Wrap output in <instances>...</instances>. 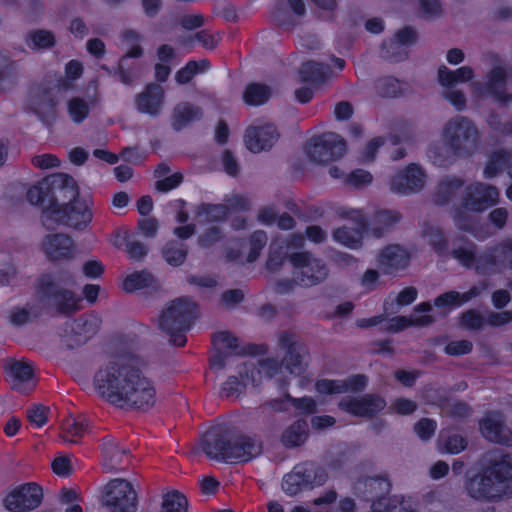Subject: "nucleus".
Here are the masks:
<instances>
[{"label": "nucleus", "instance_id": "obj_3", "mask_svg": "<svg viewBox=\"0 0 512 512\" xmlns=\"http://www.w3.org/2000/svg\"><path fill=\"white\" fill-rule=\"evenodd\" d=\"M201 448L210 458L227 463L247 462L261 452V445L253 439L215 426L204 434Z\"/></svg>", "mask_w": 512, "mask_h": 512}, {"label": "nucleus", "instance_id": "obj_8", "mask_svg": "<svg viewBox=\"0 0 512 512\" xmlns=\"http://www.w3.org/2000/svg\"><path fill=\"white\" fill-rule=\"evenodd\" d=\"M290 262L294 265V281L303 287H312L324 282L329 269L326 263L313 257L308 252L294 253L290 256Z\"/></svg>", "mask_w": 512, "mask_h": 512}, {"label": "nucleus", "instance_id": "obj_36", "mask_svg": "<svg viewBox=\"0 0 512 512\" xmlns=\"http://www.w3.org/2000/svg\"><path fill=\"white\" fill-rule=\"evenodd\" d=\"M474 77L473 69L469 66H463L452 71L446 66L438 69V81L444 87H452L459 82H467Z\"/></svg>", "mask_w": 512, "mask_h": 512}, {"label": "nucleus", "instance_id": "obj_13", "mask_svg": "<svg viewBox=\"0 0 512 512\" xmlns=\"http://www.w3.org/2000/svg\"><path fill=\"white\" fill-rule=\"evenodd\" d=\"M103 504L110 512H136L137 493L129 481L114 479L107 485Z\"/></svg>", "mask_w": 512, "mask_h": 512}, {"label": "nucleus", "instance_id": "obj_51", "mask_svg": "<svg viewBox=\"0 0 512 512\" xmlns=\"http://www.w3.org/2000/svg\"><path fill=\"white\" fill-rule=\"evenodd\" d=\"M428 156L436 166H446L451 162L453 156H457L452 152L445 142L444 144L433 143L429 146Z\"/></svg>", "mask_w": 512, "mask_h": 512}, {"label": "nucleus", "instance_id": "obj_58", "mask_svg": "<svg viewBox=\"0 0 512 512\" xmlns=\"http://www.w3.org/2000/svg\"><path fill=\"white\" fill-rule=\"evenodd\" d=\"M470 213L472 212L466 209L461 203L459 207L454 209L453 220L460 230L472 231L475 227V221Z\"/></svg>", "mask_w": 512, "mask_h": 512}, {"label": "nucleus", "instance_id": "obj_42", "mask_svg": "<svg viewBox=\"0 0 512 512\" xmlns=\"http://www.w3.org/2000/svg\"><path fill=\"white\" fill-rule=\"evenodd\" d=\"M26 44L32 50H44L54 47L56 39L54 34L45 29L31 30L26 34Z\"/></svg>", "mask_w": 512, "mask_h": 512}, {"label": "nucleus", "instance_id": "obj_59", "mask_svg": "<svg viewBox=\"0 0 512 512\" xmlns=\"http://www.w3.org/2000/svg\"><path fill=\"white\" fill-rule=\"evenodd\" d=\"M85 430L86 427L83 423L75 420H69L63 427V434L61 435V438L69 443H78L77 439L84 435Z\"/></svg>", "mask_w": 512, "mask_h": 512}, {"label": "nucleus", "instance_id": "obj_4", "mask_svg": "<svg viewBox=\"0 0 512 512\" xmlns=\"http://www.w3.org/2000/svg\"><path fill=\"white\" fill-rule=\"evenodd\" d=\"M197 318V304L189 297L172 300L158 317L159 329L166 333L171 345L182 347L187 339L185 333Z\"/></svg>", "mask_w": 512, "mask_h": 512}, {"label": "nucleus", "instance_id": "obj_64", "mask_svg": "<svg viewBox=\"0 0 512 512\" xmlns=\"http://www.w3.org/2000/svg\"><path fill=\"white\" fill-rule=\"evenodd\" d=\"M490 128L503 136H512V120L502 121L497 114H491L488 119Z\"/></svg>", "mask_w": 512, "mask_h": 512}, {"label": "nucleus", "instance_id": "obj_48", "mask_svg": "<svg viewBox=\"0 0 512 512\" xmlns=\"http://www.w3.org/2000/svg\"><path fill=\"white\" fill-rule=\"evenodd\" d=\"M462 304L460 293L457 291L445 292L434 299V306L438 309V314L441 317H446L451 310Z\"/></svg>", "mask_w": 512, "mask_h": 512}, {"label": "nucleus", "instance_id": "obj_63", "mask_svg": "<svg viewBox=\"0 0 512 512\" xmlns=\"http://www.w3.org/2000/svg\"><path fill=\"white\" fill-rule=\"evenodd\" d=\"M428 242L439 255L448 253V243L440 230L432 229L428 233Z\"/></svg>", "mask_w": 512, "mask_h": 512}, {"label": "nucleus", "instance_id": "obj_43", "mask_svg": "<svg viewBox=\"0 0 512 512\" xmlns=\"http://www.w3.org/2000/svg\"><path fill=\"white\" fill-rule=\"evenodd\" d=\"M270 97V87L261 83L249 84L243 93L245 103L252 106L262 105L266 103Z\"/></svg>", "mask_w": 512, "mask_h": 512}, {"label": "nucleus", "instance_id": "obj_23", "mask_svg": "<svg viewBox=\"0 0 512 512\" xmlns=\"http://www.w3.org/2000/svg\"><path fill=\"white\" fill-rule=\"evenodd\" d=\"M279 133L272 124L249 126L244 135L247 149L253 153L269 150L279 139Z\"/></svg>", "mask_w": 512, "mask_h": 512}, {"label": "nucleus", "instance_id": "obj_24", "mask_svg": "<svg viewBox=\"0 0 512 512\" xmlns=\"http://www.w3.org/2000/svg\"><path fill=\"white\" fill-rule=\"evenodd\" d=\"M164 100V89L159 84L150 83L135 96L134 102L138 112L157 117L162 111Z\"/></svg>", "mask_w": 512, "mask_h": 512}, {"label": "nucleus", "instance_id": "obj_25", "mask_svg": "<svg viewBox=\"0 0 512 512\" xmlns=\"http://www.w3.org/2000/svg\"><path fill=\"white\" fill-rule=\"evenodd\" d=\"M101 452L103 463L107 469H122L129 463L130 451L122 446L113 436L108 435L102 439Z\"/></svg>", "mask_w": 512, "mask_h": 512}, {"label": "nucleus", "instance_id": "obj_29", "mask_svg": "<svg viewBox=\"0 0 512 512\" xmlns=\"http://www.w3.org/2000/svg\"><path fill=\"white\" fill-rule=\"evenodd\" d=\"M367 227L366 219L363 216H359L356 227H340L334 231L333 237L335 241L349 248L357 249L362 245V233Z\"/></svg>", "mask_w": 512, "mask_h": 512}, {"label": "nucleus", "instance_id": "obj_45", "mask_svg": "<svg viewBox=\"0 0 512 512\" xmlns=\"http://www.w3.org/2000/svg\"><path fill=\"white\" fill-rule=\"evenodd\" d=\"M66 217L64 205L48 203L42 211L41 222L47 229H54L58 224H66Z\"/></svg>", "mask_w": 512, "mask_h": 512}, {"label": "nucleus", "instance_id": "obj_16", "mask_svg": "<svg viewBox=\"0 0 512 512\" xmlns=\"http://www.w3.org/2000/svg\"><path fill=\"white\" fill-rule=\"evenodd\" d=\"M56 107L57 101L51 88L38 86L31 90L28 108L48 127L56 120Z\"/></svg>", "mask_w": 512, "mask_h": 512}, {"label": "nucleus", "instance_id": "obj_7", "mask_svg": "<svg viewBox=\"0 0 512 512\" xmlns=\"http://www.w3.org/2000/svg\"><path fill=\"white\" fill-rule=\"evenodd\" d=\"M38 295L40 301L51 304L60 314L70 315L79 309V298L72 291L61 288L50 274L39 278Z\"/></svg>", "mask_w": 512, "mask_h": 512}, {"label": "nucleus", "instance_id": "obj_1", "mask_svg": "<svg viewBox=\"0 0 512 512\" xmlns=\"http://www.w3.org/2000/svg\"><path fill=\"white\" fill-rule=\"evenodd\" d=\"M93 387L101 398L119 408L145 410L155 403L152 382L129 355H116L101 365L94 374Z\"/></svg>", "mask_w": 512, "mask_h": 512}, {"label": "nucleus", "instance_id": "obj_15", "mask_svg": "<svg viewBox=\"0 0 512 512\" xmlns=\"http://www.w3.org/2000/svg\"><path fill=\"white\" fill-rule=\"evenodd\" d=\"M100 319L95 315H82L72 321L69 330L61 337V345L66 349H74L85 344L100 327Z\"/></svg>", "mask_w": 512, "mask_h": 512}, {"label": "nucleus", "instance_id": "obj_56", "mask_svg": "<svg viewBox=\"0 0 512 512\" xmlns=\"http://www.w3.org/2000/svg\"><path fill=\"white\" fill-rule=\"evenodd\" d=\"M381 57L393 62H399L407 58V52L403 49L401 44L391 39L382 44Z\"/></svg>", "mask_w": 512, "mask_h": 512}, {"label": "nucleus", "instance_id": "obj_11", "mask_svg": "<svg viewBox=\"0 0 512 512\" xmlns=\"http://www.w3.org/2000/svg\"><path fill=\"white\" fill-rule=\"evenodd\" d=\"M501 269L512 270V236L504 237L479 254L478 273L490 275Z\"/></svg>", "mask_w": 512, "mask_h": 512}, {"label": "nucleus", "instance_id": "obj_9", "mask_svg": "<svg viewBox=\"0 0 512 512\" xmlns=\"http://www.w3.org/2000/svg\"><path fill=\"white\" fill-rule=\"evenodd\" d=\"M278 346L283 351V366L295 375H301L307 365L309 359V351L307 346L299 339V337L290 331H282L278 336Z\"/></svg>", "mask_w": 512, "mask_h": 512}, {"label": "nucleus", "instance_id": "obj_54", "mask_svg": "<svg viewBox=\"0 0 512 512\" xmlns=\"http://www.w3.org/2000/svg\"><path fill=\"white\" fill-rule=\"evenodd\" d=\"M287 252L281 245L272 243L269 248V255L266 261L268 271L277 272L285 262Z\"/></svg>", "mask_w": 512, "mask_h": 512}, {"label": "nucleus", "instance_id": "obj_2", "mask_svg": "<svg viewBox=\"0 0 512 512\" xmlns=\"http://www.w3.org/2000/svg\"><path fill=\"white\" fill-rule=\"evenodd\" d=\"M476 501L498 503L512 498V453L494 449L482 458V467L465 483Z\"/></svg>", "mask_w": 512, "mask_h": 512}, {"label": "nucleus", "instance_id": "obj_12", "mask_svg": "<svg viewBox=\"0 0 512 512\" xmlns=\"http://www.w3.org/2000/svg\"><path fill=\"white\" fill-rule=\"evenodd\" d=\"M499 201V188L480 181L467 185L461 196V204L476 214L487 211L489 208L497 205Z\"/></svg>", "mask_w": 512, "mask_h": 512}, {"label": "nucleus", "instance_id": "obj_50", "mask_svg": "<svg viewBox=\"0 0 512 512\" xmlns=\"http://www.w3.org/2000/svg\"><path fill=\"white\" fill-rule=\"evenodd\" d=\"M376 93L381 97H397L403 92L402 84L394 77H382L375 82Z\"/></svg>", "mask_w": 512, "mask_h": 512}, {"label": "nucleus", "instance_id": "obj_5", "mask_svg": "<svg viewBox=\"0 0 512 512\" xmlns=\"http://www.w3.org/2000/svg\"><path fill=\"white\" fill-rule=\"evenodd\" d=\"M444 142L457 156H469L477 148L480 133L475 123L468 117L456 115L443 127Z\"/></svg>", "mask_w": 512, "mask_h": 512}, {"label": "nucleus", "instance_id": "obj_47", "mask_svg": "<svg viewBox=\"0 0 512 512\" xmlns=\"http://www.w3.org/2000/svg\"><path fill=\"white\" fill-rule=\"evenodd\" d=\"M155 279L148 271L134 272L123 281L122 287L126 292H134L152 286Z\"/></svg>", "mask_w": 512, "mask_h": 512}, {"label": "nucleus", "instance_id": "obj_10", "mask_svg": "<svg viewBox=\"0 0 512 512\" xmlns=\"http://www.w3.org/2000/svg\"><path fill=\"white\" fill-rule=\"evenodd\" d=\"M311 161L324 164L340 159L346 152L345 140L335 133L313 137L305 146Z\"/></svg>", "mask_w": 512, "mask_h": 512}, {"label": "nucleus", "instance_id": "obj_38", "mask_svg": "<svg viewBox=\"0 0 512 512\" xmlns=\"http://www.w3.org/2000/svg\"><path fill=\"white\" fill-rule=\"evenodd\" d=\"M402 219L401 214L395 210L378 211L373 220L372 232L375 237H381L392 226Z\"/></svg>", "mask_w": 512, "mask_h": 512}, {"label": "nucleus", "instance_id": "obj_27", "mask_svg": "<svg viewBox=\"0 0 512 512\" xmlns=\"http://www.w3.org/2000/svg\"><path fill=\"white\" fill-rule=\"evenodd\" d=\"M42 247L51 260L72 259L74 257V242L67 234L47 235L43 240Z\"/></svg>", "mask_w": 512, "mask_h": 512}, {"label": "nucleus", "instance_id": "obj_35", "mask_svg": "<svg viewBox=\"0 0 512 512\" xmlns=\"http://www.w3.org/2000/svg\"><path fill=\"white\" fill-rule=\"evenodd\" d=\"M142 54L143 50L141 46L136 45L119 60L114 75H118L123 84L132 85L138 78V75L134 72L133 66L128 64V60L129 58H138L142 56Z\"/></svg>", "mask_w": 512, "mask_h": 512}, {"label": "nucleus", "instance_id": "obj_32", "mask_svg": "<svg viewBox=\"0 0 512 512\" xmlns=\"http://www.w3.org/2000/svg\"><path fill=\"white\" fill-rule=\"evenodd\" d=\"M203 116L202 108L189 102L177 104L173 110L172 127L180 131L189 123L201 119Z\"/></svg>", "mask_w": 512, "mask_h": 512}, {"label": "nucleus", "instance_id": "obj_49", "mask_svg": "<svg viewBox=\"0 0 512 512\" xmlns=\"http://www.w3.org/2000/svg\"><path fill=\"white\" fill-rule=\"evenodd\" d=\"M439 444L442 449L450 454H458L467 447V440L457 433L441 432Z\"/></svg>", "mask_w": 512, "mask_h": 512}, {"label": "nucleus", "instance_id": "obj_53", "mask_svg": "<svg viewBox=\"0 0 512 512\" xmlns=\"http://www.w3.org/2000/svg\"><path fill=\"white\" fill-rule=\"evenodd\" d=\"M68 113L75 123H81L87 118L90 104L80 97H73L67 103Z\"/></svg>", "mask_w": 512, "mask_h": 512}, {"label": "nucleus", "instance_id": "obj_28", "mask_svg": "<svg viewBox=\"0 0 512 512\" xmlns=\"http://www.w3.org/2000/svg\"><path fill=\"white\" fill-rule=\"evenodd\" d=\"M409 264V254L399 245H390L382 250L378 265L384 274L392 275L405 269Z\"/></svg>", "mask_w": 512, "mask_h": 512}, {"label": "nucleus", "instance_id": "obj_40", "mask_svg": "<svg viewBox=\"0 0 512 512\" xmlns=\"http://www.w3.org/2000/svg\"><path fill=\"white\" fill-rule=\"evenodd\" d=\"M229 209L224 204H201L197 211L196 217L200 223L219 222L227 218Z\"/></svg>", "mask_w": 512, "mask_h": 512}, {"label": "nucleus", "instance_id": "obj_41", "mask_svg": "<svg viewBox=\"0 0 512 512\" xmlns=\"http://www.w3.org/2000/svg\"><path fill=\"white\" fill-rule=\"evenodd\" d=\"M188 254V246L184 243L172 240L162 248V256L165 261L174 267L181 266Z\"/></svg>", "mask_w": 512, "mask_h": 512}, {"label": "nucleus", "instance_id": "obj_39", "mask_svg": "<svg viewBox=\"0 0 512 512\" xmlns=\"http://www.w3.org/2000/svg\"><path fill=\"white\" fill-rule=\"evenodd\" d=\"M451 255L465 267H474L477 271L479 255H477V246L474 242L463 241L461 245L453 248Z\"/></svg>", "mask_w": 512, "mask_h": 512}, {"label": "nucleus", "instance_id": "obj_55", "mask_svg": "<svg viewBox=\"0 0 512 512\" xmlns=\"http://www.w3.org/2000/svg\"><path fill=\"white\" fill-rule=\"evenodd\" d=\"M485 324V317L475 309L465 311L460 317V325L468 330L480 331Z\"/></svg>", "mask_w": 512, "mask_h": 512}, {"label": "nucleus", "instance_id": "obj_60", "mask_svg": "<svg viewBox=\"0 0 512 512\" xmlns=\"http://www.w3.org/2000/svg\"><path fill=\"white\" fill-rule=\"evenodd\" d=\"M502 171H504L503 160H502L501 153L499 150V151L494 152L490 156V159L484 168L483 174H484L485 178L491 179V178H494L495 176H497L498 174H500Z\"/></svg>", "mask_w": 512, "mask_h": 512}, {"label": "nucleus", "instance_id": "obj_6", "mask_svg": "<svg viewBox=\"0 0 512 512\" xmlns=\"http://www.w3.org/2000/svg\"><path fill=\"white\" fill-rule=\"evenodd\" d=\"M327 478V473L317 463L304 462L284 476L282 489L287 495L295 496L305 488L323 485Z\"/></svg>", "mask_w": 512, "mask_h": 512}, {"label": "nucleus", "instance_id": "obj_19", "mask_svg": "<svg viewBox=\"0 0 512 512\" xmlns=\"http://www.w3.org/2000/svg\"><path fill=\"white\" fill-rule=\"evenodd\" d=\"M391 481L387 473L374 477L359 478L354 484L356 495L365 501L377 503L379 507L383 506L385 496L391 491Z\"/></svg>", "mask_w": 512, "mask_h": 512}, {"label": "nucleus", "instance_id": "obj_37", "mask_svg": "<svg viewBox=\"0 0 512 512\" xmlns=\"http://www.w3.org/2000/svg\"><path fill=\"white\" fill-rule=\"evenodd\" d=\"M330 72L328 65L315 61H308L300 68L302 81L313 84L323 83L329 77Z\"/></svg>", "mask_w": 512, "mask_h": 512}, {"label": "nucleus", "instance_id": "obj_34", "mask_svg": "<svg viewBox=\"0 0 512 512\" xmlns=\"http://www.w3.org/2000/svg\"><path fill=\"white\" fill-rule=\"evenodd\" d=\"M465 181L457 176H446L438 184L434 193V202L445 205L450 202L464 186Z\"/></svg>", "mask_w": 512, "mask_h": 512}, {"label": "nucleus", "instance_id": "obj_44", "mask_svg": "<svg viewBox=\"0 0 512 512\" xmlns=\"http://www.w3.org/2000/svg\"><path fill=\"white\" fill-rule=\"evenodd\" d=\"M209 68L210 62L207 59L199 61L191 60L183 68L177 71L175 74V80L180 85L187 84L196 74L205 72Z\"/></svg>", "mask_w": 512, "mask_h": 512}, {"label": "nucleus", "instance_id": "obj_20", "mask_svg": "<svg viewBox=\"0 0 512 512\" xmlns=\"http://www.w3.org/2000/svg\"><path fill=\"white\" fill-rule=\"evenodd\" d=\"M426 182V173L418 164H410L400 170L391 180L390 189L402 195L421 191Z\"/></svg>", "mask_w": 512, "mask_h": 512}, {"label": "nucleus", "instance_id": "obj_22", "mask_svg": "<svg viewBox=\"0 0 512 512\" xmlns=\"http://www.w3.org/2000/svg\"><path fill=\"white\" fill-rule=\"evenodd\" d=\"M480 430L488 441L512 447V431L505 425L503 416L489 412L479 422Z\"/></svg>", "mask_w": 512, "mask_h": 512}, {"label": "nucleus", "instance_id": "obj_21", "mask_svg": "<svg viewBox=\"0 0 512 512\" xmlns=\"http://www.w3.org/2000/svg\"><path fill=\"white\" fill-rule=\"evenodd\" d=\"M50 197L48 203H71L78 199L79 190L73 177L57 173L48 176Z\"/></svg>", "mask_w": 512, "mask_h": 512}, {"label": "nucleus", "instance_id": "obj_14", "mask_svg": "<svg viewBox=\"0 0 512 512\" xmlns=\"http://www.w3.org/2000/svg\"><path fill=\"white\" fill-rule=\"evenodd\" d=\"M491 69L487 74L486 87L496 101L502 105L512 102V94L506 92V84L511 68L495 53H488Z\"/></svg>", "mask_w": 512, "mask_h": 512}, {"label": "nucleus", "instance_id": "obj_61", "mask_svg": "<svg viewBox=\"0 0 512 512\" xmlns=\"http://www.w3.org/2000/svg\"><path fill=\"white\" fill-rule=\"evenodd\" d=\"M10 372L20 382H26L32 378L33 369L30 364L23 361H14L10 365Z\"/></svg>", "mask_w": 512, "mask_h": 512}, {"label": "nucleus", "instance_id": "obj_17", "mask_svg": "<svg viewBox=\"0 0 512 512\" xmlns=\"http://www.w3.org/2000/svg\"><path fill=\"white\" fill-rule=\"evenodd\" d=\"M42 498V488L36 483H27L8 494L4 499V506L12 512H27L37 508Z\"/></svg>", "mask_w": 512, "mask_h": 512}, {"label": "nucleus", "instance_id": "obj_57", "mask_svg": "<svg viewBox=\"0 0 512 512\" xmlns=\"http://www.w3.org/2000/svg\"><path fill=\"white\" fill-rule=\"evenodd\" d=\"M267 235L263 230L255 231L250 238V251L247 257L248 262H254L260 256L262 249L267 244Z\"/></svg>", "mask_w": 512, "mask_h": 512}, {"label": "nucleus", "instance_id": "obj_46", "mask_svg": "<svg viewBox=\"0 0 512 512\" xmlns=\"http://www.w3.org/2000/svg\"><path fill=\"white\" fill-rule=\"evenodd\" d=\"M160 512H188V500L178 490L163 494Z\"/></svg>", "mask_w": 512, "mask_h": 512}, {"label": "nucleus", "instance_id": "obj_30", "mask_svg": "<svg viewBox=\"0 0 512 512\" xmlns=\"http://www.w3.org/2000/svg\"><path fill=\"white\" fill-rule=\"evenodd\" d=\"M64 209L67 215L66 225L74 229L83 230L92 220V212L84 202L78 199L71 203H65Z\"/></svg>", "mask_w": 512, "mask_h": 512}, {"label": "nucleus", "instance_id": "obj_31", "mask_svg": "<svg viewBox=\"0 0 512 512\" xmlns=\"http://www.w3.org/2000/svg\"><path fill=\"white\" fill-rule=\"evenodd\" d=\"M253 363H243L239 369L241 379L235 376H230L223 384L220 395L224 398H238L246 389V380L248 379L249 372L253 373Z\"/></svg>", "mask_w": 512, "mask_h": 512}, {"label": "nucleus", "instance_id": "obj_18", "mask_svg": "<svg viewBox=\"0 0 512 512\" xmlns=\"http://www.w3.org/2000/svg\"><path fill=\"white\" fill-rule=\"evenodd\" d=\"M386 400L379 394H365L361 397H344L338 407L357 417L373 418L386 407Z\"/></svg>", "mask_w": 512, "mask_h": 512}, {"label": "nucleus", "instance_id": "obj_62", "mask_svg": "<svg viewBox=\"0 0 512 512\" xmlns=\"http://www.w3.org/2000/svg\"><path fill=\"white\" fill-rule=\"evenodd\" d=\"M417 408L415 401L403 397L395 399L390 406L391 411L399 415H411Z\"/></svg>", "mask_w": 512, "mask_h": 512}, {"label": "nucleus", "instance_id": "obj_33", "mask_svg": "<svg viewBox=\"0 0 512 512\" xmlns=\"http://www.w3.org/2000/svg\"><path fill=\"white\" fill-rule=\"evenodd\" d=\"M309 436V426L305 420H297L288 426L281 435V443L286 448L303 445Z\"/></svg>", "mask_w": 512, "mask_h": 512}, {"label": "nucleus", "instance_id": "obj_26", "mask_svg": "<svg viewBox=\"0 0 512 512\" xmlns=\"http://www.w3.org/2000/svg\"><path fill=\"white\" fill-rule=\"evenodd\" d=\"M366 385L367 377L362 374H357L346 380L322 379L316 382L315 388L321 394H342L348 391H363Z\"/></svg>", "mask_w": 512, "mask_h": 512}, {"label": "nucleus", "instance_id": "obj_52", "mask_svg": "<svg viewBox=\"0 0 512 512\" xmlns=\"http://www.w3.org/2000/svg\"><path fill=\"white\" fill-rule=\"evenodd\" d=\"M26 197L33 205L48 203V198L50 197L48 177L30 187Z\"/></svg>", "mask_w": 512, "mask_h": 512}]
</instances>
